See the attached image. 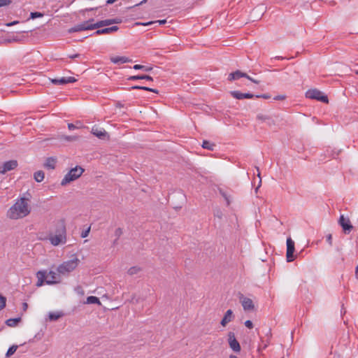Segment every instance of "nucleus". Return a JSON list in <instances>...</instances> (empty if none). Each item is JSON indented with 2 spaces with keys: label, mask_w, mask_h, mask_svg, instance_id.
Masks as SVG:
<instances>
[{
  "label": "nucleus",
  "mask_w": 358,
  "mask_h": 358,
  "mask_svg": "<svg viewBox=\"0 0 358 358\" xmlns=\"http://www.w3.org/2000/svg\"><path fill=\"white\" fill-rule=\"evenodd\" d=\"M61 275L53 271H50L48 273L46 271L45 282L48 285L57 284L61 282Z\"/></svg>",
  "instance_id": "obj_7"
},
{
  "label": "nucleus",
  "mask_w": 358,
  "mask_h": 358,
  "mask_svg": "<svg viewBox=\"0 0 358 358\" xmlns=\"http://www.w3.org/2000/svg\"><path fill=\"white\" fill-rule=\"evenodd\" d=\"M23 308H24V310H26L27 308V303H23Z\"/></svg>",
  "instance_id": "obj_56"
},
{
  "label": "nucleus",
  "mask_w": 358,
  "mask_h": 358,
  "mask_svg": "<svg viewBox=\"0 0 358 358\" xmlns=\"http://www.w3.org/2000/svg\"><path fill=\"white\" fill-rule=\"evenodd\" d=\"M129 80H146L149 81H152L153 78L148 75H141V76H132L128 78Z\"/></svg>",
  "instance_id": "obj_23"
},
{
  "label": "nucleus",
  "mask_w": 358,
  "mask_h": 358,
  "mask_svg": "<svg viewBox=\"0 0 358 358\" xmlns=\"http://www.w3.org/2000/svg\"><path fill=\"white\" fill-rule=\"evenodd\" d=\"M256 97H262L264 99H268L270 98V96L268 94H263V95H256Z\"/></svg>",
  "instance_id": "obj_47"
},
{
  "label": "nucleus",
  "mask_w": 358,
  "mask_h": 358,
  "mask_svg": "<svg viewBox=\"0 0 358 358\" xmlns=\"http://www.w3.org/2000/svg\"><path fill=\"white\" fill-rule=\"evenodd\" d=\"M50 81L54 85H66L67 83H75L76 79L73 77H62L60 78L51 79Z\"/></svg>",
  "instance_id": "obj_12"
},
{
  "label": "nucleus",
  "mask_w": 358,
  "mask_h": 358,
  "mask_svg": "<svg viewBox=\"0 0 358 358\" xmlns=\"http://www.w3.org/2000/svg\"><path fill=\"white\" fill-rule=\"evenodd\" d=\"M166 22V20H160L148 22L146 23H136V24H142L144 26H148V25L152 24L154 23H158L159 24L162 25V24H164Z\"/></svg>",
  "instance_id": "obj_32"
},
{
  "label": "nucleus",
  "mask_w": 358,
  "mask_h": 358,
  "mask_svg": "<svg viewBox=\"0 0 358 358\" xmlns=\"http://www.w3.org/2000/svg\"><path fill=\"white\" fill-rule=\"evenodd\" d=\"M228 343L230 348L235 352H238L241 350V346L236 340L235 335L233 332L228 334Z\"/></svg>",
  "instance_id": "obj_10"
},
{
  "label": "nucleus",
  "mask_w": 358,
  "mask_h": 358,
  "mask_svg": "<svg viewBox=\"0 0 358 358\" xmlns=\"http://www.w3.org/2000/svg\"><path fill=\"white\" fill-rule=\"evenodd\" d=\"M233 318H234V315H233L232 310H228L225 313L222 320H221L220 324L223 327H225L229 322L232 321Z\"/></svg>",
  "instance_id": "obj_17"
},
{
  "label": "nucleus",
  "mask_w": 358,
  "mask_h": 358,
  "mask_svg": "<svg viewBox=\"0 0 358 358\" xmlns=\"http://www.w3.org/2000/svg\"><path fill=\"white\" fill-rule=\"evenodd\" d=\"M91 132L97 138L100 139H105L108 134L107 132L103 129H99L96 127H93L92 128Z\"/></svg>",
  "instance_id": "obj_14"
},
{
  "label": "nucleus",
  "mask_w": 358,
  "mask_h": 358,
  "mask_svg": "<svg viewBox=\"0 0 358 358\" xmlns=\"http://www.w3.org/2000/svg\"><path fill=\"white\" fill-rule=\"evenodd\" d=\"M257 177L254 178L253 180L252 181V186L257 185L255 187L256 193L257 192L258 189L260 187V186L262 185V178H261L260 172H259L258 168H257Z\"/></svg>",
  "instance_id": "obj_20"
},
{
  "label": "nucleus",
  "mask_w": 358,
  "mask_h": 358,
  "mask_svg": "<svg viewBox=\"0 0 358 358\" xmlns=\"http://www.w3.org/2000/svg\"><path fill=\"white\" fill-rule=\"evenodd\" d=\"M306 96L311 99H316L323 103H328V97L322 92L316 89L308 90L306 92Z\"/></svg>",
  "instance_id": "obj_6"
},
{
  "label": "nucleus",
  "mask_w": 358,
  "mask_h": 358,
  "mask_svg": "<svg viewBox=\"0 0 358 358\" xmlns=\"http://www.w3.org/2000/svg\"><path fill=\"white\" fill-rule=\"evenodd\" d=\"M131 89L143 90H145V91L152 92H155V93H158V91L157 90L152 89V88H150V87H144V86L135 85V86H133L131 87Z\"/></svg>",
  "instance_id": "obj_31"
},
{
  "label": "nucleus",
  "mask_w": 358,
  "mask_h": 358,
  "mask_svg": "<svg viewBox=\"0 0 358 358\" xmlns=\"http://www.w3.org/2000/svg\"><path fill=\"white\" fill-rule=\"evenodd\" d=\"M80 123V122H77V126H78L79 127H80V126H79Z\"/></svg>",
  "instance_id": "obj_60"
},
{
  "label": "nucleus",
  "mask_w": 358,
  "mask_h": 358,
  "mask_svg": "<svg viewBox=\"0 0 358 358\" xmlns=\"http://www.w3.org/2000/svg\"><path fill=\"white\" fill-rule=\"evenodd\" d=\"M146 1L147 0H143L140 3L136 4V6L141 5V4L144 3L145 2H146Z\"/></svg>",
  "instance_id": "obj_57"
},
{
  "label": "nucleus",
  "mask_w": 358,
  "mask_h": 358,
  "mask_svg": "<svg viewBox=\"0 0 358 358\" xmlns=\"http://www.w3.org/2000/svg\"><path fill=\"white\" fill-rule=\"evenodd\" d=\"M231 96L237 99H246V93H241L238 91H232L230 92Z\"/></svg>",
  "instance_id": "obj_28"
},
{
  "label": "nucleus",
  "mask_w": 358,
  "mask_h": 358,
  "mask_svg": "<svg viewBox=\"0 0 358 358\" xmlns=\"http://www.w3.org/2000/svg\"><path fill=\"white\" fill-rule=\"evenodd\" d=\"M6 301V298L0 294V310L5 307Z\"/></svg>",
  "instance_id": "obj_40"
},
{
  "label": "nucleus",
  "mask_w": 358,
  "mask_h": 358,
  "mask_svg": "<svg viewBox=\"0 0 358 358\" xmlns=\"http://www.w3.org/2000/svg\"><path fill=\"white\" fill-rule=\"evenodd\" d=\"M79 137L78 136H66L62 135L59 137V139L62 141H78Z\"/></svg>",
  "instance_id": "obj_26"
},
{
  "label": "nucleus",
  "mask_w": 358,
  "mask_h": 358,
  "mask_svg": "<svg viewBox=\"0 0 358 358\" xmlns=\"http://www.w3.org/2000/svg\"><path fill=\"white\" fill-rule=\"evenodd\" d=\"M79 57H80L79 54L69 55V58H71V59H75V58H78Z\"/></svg>",
  "instance_id": "obj_49"
},
{
  "label": "nucleus",
  "mask_w": 358,
  "mask_h": 358,
  "mask_svg": "<svg viewBox=\"0 0 358 358\" xmlns=\"http://www.w3.org/2000/svg\"><path fill=\"white\" fill-rule=\"evenodd\" d=\"M222 215H223V213H222V210L220 208H216L214 210V216L215 217H217L218 219L220 220V219H222Z\"/></svg>",
  "instance_id": "obj_38"
},
{
  "label": "nucleus",
  "mask_w": 358,
  "mask_h": 358,
  "mask_svg": "<svg viewBox=\"0 0 358 358\" xmlns=\"http://www.w3.org/2000/svg\"><path fill=\"white\" fill-rule=\"evenodd\" d=\"M121 233H122V230H121V229H120V228H119V229H117L116 230V231H115V234H116L117 235H120Z\"/></svg>",
  "instance_id": "obj_53"
},
{
  "label": "nucleus",
  "mask_w": 358,
  "mask_h": 358,
  "mask_svg": "<svg viewBox=\"0 0 358 358\" xmlns=\"http://www.w3.org/2000/svg\"><path fill=\"white\" fill-rule=\"evenodd\" d=\"M17 164L16 160H10L4 162L0 166V173L5 174L6 172L15 169L17 166Z\"/></svg>",
  "instance_id": "obj_11"
},
{
  "label": "nucleus",
  "mask_w": 358,
  "mask_h": 358,
  "mask_svg": "<svg viewBox=\"0 0 358 358\" xmlns=\"http://www.w3.org/2000/svg\"><path fill=\"white\" fill-rule=\"evenodd\" d=\"M84 172V169L80 166H76L71 169L64 177L61 182L62 186L78 179Z\"/></svg>",
  "instance_id": "obj_3"
},
{
  "label": "nucleus",
  "mask_w": 358,
  "mask_h": 358,
  "mask_svg": "<svg viewBox=\"0 0 358 358\" xmlns=\"http://www.w3.org/2000/svg\"><path fill=\"white\" fill-rule=\"evenodd\" d=\"M64 315L62 312H50L48 314V318L50 321H56Z\"/></svg>",
  "instance_id": "obj_24"
},
{
  "label": "nucleus",
  "mask_w": 358,
  "mask_h": 358,
  "mask_svg": "<svg viewBox=\"0 0 358 358\" xmlns=\"http://www.w3.org/2000/svg\"><path fill=\"white\" fill-rule=\"evenodd\" d=\"M258 118L261 119L263 121H264L265 122H266V124H268L269 126H271V124H273V120L269 117L264 116V115H259Z\"/></svg>",
  "instance_id": "obj_36"
},
{
  "label": "nucleus",
  "mask_w": 358,
  "mask_h": 358,
  "mask_svg": "<svg viewBox=\"0 0 358 358\" xmlns=\"http://www.w3.org/2000/svg\"><path fill=\"white\" fill-rule=\"evenodd\" d=\"M229 358H237V357L236 355H231L229 356Z\"/></svg>",
  "instance_id": "obj_58"
},
{
  "label": "nucleus",
  "mask_w": 358,
  "mask_h": 358,
  "mask_svg": "<svg viewBox=\"0 0 358 358\" xmlns=\"http://www.w3.org/2000/svg\"><path fill=\"white\" fill-rule=\"evenodd\" d=\"M56 159L53 157H48L44 164V166L49 169H54L56 165Z\"/></svg>",
  "instance_id": "obj_22"
},
{
  "label": "nucleus",
  "mask_w": 358,
  "mask_h": 358,
  "mask_svg": "<svg viewBox=\"0 0 358 358\" xmlns=\"http://www.w3.org/2000/svg\"><path fill=\"white\" fill-rule=\"evenodd\" d=\"M247 78H248V80H250L252 83H258V82L255 80H254L253 78H250L248 75L247 76Z\"/></svg>",
  "instance_id": "obj_51"
},
{
  "label": "nucleus",
  "mask_w": 358,
  "mask_h": 358,
  "mask_svg": "<svg viewBox=\"0 0 358 358\" xmlns=\"http://www.w3.org/2000/svg\"><path fill=\"white\" fill-rule=\"evenodd\" d=\"M253 96H254V95L252 94H250V93L248 92V99L252 98Z\"/></svg>",
  "instance_id": "obj_54"
},
{
  "label": "nucleus",
  "mask_w": 358,
  "mask_h": 358,
  "mask_svg": "<svg viewBox=\"0 0 358 358\" xmlns=\"http://www.w3.org/2000/svg\"><path fill=\"white\" fill-rule=\"evenodd\" d=\"M43 16V14L39 12H33L31 13L30 17L31 19H35L36 17H41Z\"/></svg>",
  "instance_id": "obj_39"
},
{
  "label": "nucleus",
  "mask_w": 358,
  "mask_h": 358,
  "mask_svg": "<svg viewBox=\"0 0 358 358\" xmlns=\"http://www.w3.org/2000/svg\"><path fill=\"white\" fill-rule=\"evenodd\" d=\"M294 242L291 238L287 239V253L286 257L287 262H292L294 260L295 257L294 256Z\"/></svg>",
  "instance_id": "obj_8"
},
{
  "label": "nucleus",
  "mask_w": 358,
  "mask_h": 358,
  "mask_svg": "<svg viewBox=\"0 0 358 358\" xmlns=\"http://www.w3.org/2000/svg\"><path fill=\"white\" fill-rule=\"evenodd\" d=\"M85 303H87V304H98L99 306L101 305V303L98 297L94 296H88L87 298L86 301L85 302Z\"/></svg>",
  "instance_id": "obj_25"
},
{
  "label": "nucleus",
  "mask_w": 358,
  "mask_h": 358,
  "mask_svg": "<svg viewBox=\"0 0 358 358\" xmlns=\"http://www.w3.org/2000/svg\"><path fill=\"white\" fill-rule=\"evenodd\" d=\"M80 262V259L76 255H73L72 259L59 264L57 268V271L62 276H68L78 266Z\"/></svg>",
  "instance_id": "obj_2"
},
{
  "label": "nucleus",
  "mask_w": 358,
  "mask_h": 358,
  "mask_svg": "<svg viewBox=\"0 0 358 358\" xmlns=\"http://www.w3.org/2000/svg\"><path fill=\"white\" fill-rule=\"evenodd\" d=\"M355 73H356L357 75H358V70H357V71H355Z\"/></svg>",
  "instance_id": "obj_61"
},
{
  "label": "nucleus",
  "mask_w": 358,
  "mask_h": 358,
  "mask_svg": "<svg viewBox=\"0 0 358 358\" xmlns=\"http://www.w3.org/2000/svg\"><path fill=\"white\" fill-rule=\"evenodd\" d=\"M94 21V19H90L87 21L83 22L82 23L78 24L75 25L74 27L69 29V32L73 33V32H78L82 31H86V30H93L95 29H97V27H96V23H92Z\"/></svg>",
  "instance_id": "obj_5"
},
{
  "label": "nucleus",
  "mask_w": 358,
  "mask_h": 358,
  "mask_svg": "<svg viewBox=\"0 0 358 358\" xmlns=\"http://www.w3.org/2000/svg\"><path fill=\"white\" fill-rule=\"evenodd\" d=\"M245 76H246L245 73H242L240 71H236L235 72H232L229 74L228 80L231 81V80H238L240 78L245 77Z\"/></svg>",
  "instance_id": "obj_21"
},
{
  "label": "nucleus",
  "mask_w": 358,
  "mask_h": 358,
  "mask_svg": "<svg viewBox=\"0 0 358 358\" xmlns=\"http://www.w3.org/2000/svg\"><path fill=\"white\" fill-rule=\"evenodd\" d=\"M220 193L223 196L224 200L226 201L227 205L229 206L230 203H231L230 196L226 192H224L222 189L220 190Z\"/></svg>",
  "instance_id": "obj_34"
},
{
  "label": "nucleus",
  "mask_w": 358,
  "mask_h": 358,
  "mask_svg": "<svg viewBox=\"0 0 358 358\" xmlns=\"http://www.w3.org/2000/svg\"><path fill=\"white\" fill-rule=\"evenodd\" d=\"M254 309H255V306L253 304L252 301L250 299H248V311H249L250 310H254Z\"/></svg>",
  "instance_id": "obj_41"
},
{
  "label": "nucleus",
  "mask_w": 358,
  "mask_h": 358,
  "mask_svg": "<svg viewBox=\"0 0 358 358\" xmlns=\"http://www.w3.org/2000/svg\"><path fill=\"white\" fill-rule=\"evenodd\" d=\"M122 21L119 18H114V19H107L104 20H101L97 22H96V27L98 28L108 26L113 24H118L120 23Z\"/></svg>",
  "instance_id": "obj_13"
},
{
  "label": "nucleus",
  "mask_w": 358,
  "mask_h": 358,
  "mask_svg": "<svg viewBox=\"0 0 358 358\" xmlns=\"http://www.w3.org/2000/svg\"><path fill=\"white\" fill-rule=\"evenodd\" d=\"M30 212L29 199L21 197L8 210L6 216L11 220H18L27 216Z\"/></svg>",
  "instance_id": "obj_1"
},
{
  "label": "nucleus",
  "mask_w": 358,
  "mask_h": 358,
  "mask_svg": "<svg viewBox=\"0 0 358 358\" xmlns=\"http://www.w3.org/2000/svg\"><path fill=\"white\" fill-rule=\"evenodd\" d=\"M36 277L38 278V281L36 282L37 287H41L43 285L44 282H45L46 277V271H39L36 273Z\"/></svg>",
  "instance_id": "obj_18"
},
{
  "label": "nucleus",
  "mask_w": 358,
  "mask_h": 358,
  "mask_svg": "<svg viewBox=\"0 0 358 358\" xmlns=\"http://www.w3.org/2000/svg\"><path fill=\"white\" fill-rule=\"evenodd\" d=\"M252 322L250 320H248V329H252Z\"/></svg>",
  "instance_id": "obj_48"
},
{
  "label": "nucleus",
  "mask_w": 358,
  "mask_h": 358,
  "mask_svg": "<svg viewBox=\"0 0 358 358\" xmlns=\"http://www.w3.org/2000/svg\"><path fill=\"white\" fill-rule=\"evenodd\" d=\"M49 240L51 244L55 246L65 243L66 241L65 227H61L59 229L57 230L55 234H50L49 236Z\"/></svg>",
  "instance_id": "obj_4"
},
{
  "label": "nucleus",
  "mask_w": 358,
  "mask_h": 358,
  "mask_svg": "<svg viewBox=\"0 0 358 358\" xmlns=\"http://www.w3.org/2000/svg\"><path fill=\"white\" fill-rule=\"evenodd\" d=\"M90 227L87 228L86 230L82 231L81 233V237L82 238H85L88 236L89 233H90Z\"/></svg>",
  "instance_id": "obj_43"
},
{
  "label": "nucleus",
  "mask_w": 358,
  "mask_h": 358,
  "mask_svg": "<svg viewBox=\"0 0 358 358\" xmlns=\"http://www.w3.org/2000/svg\"><path fill=\"white\" fill-rule=\"evenodd\" d=\"M241 303H242L243 309L245 310H246V301L245 299L242 300Z\"/></svg>",
  "instance_id": "obj_50"
},
{
  "label": "nucleus",
  "mask_w": 358,
  "mask_h": 358,
  "mask_svg": "<svg viewBox=\"0 0 358 358\" xmlns=\"http://www.w3.org/2000/svg\"><path fill=\"white\" fill-rule=\"evenodd\" d=\"M68 128L69 130H73V129H77V128H79L78 126H76L72 123H69L68 124Z\"/></svg>",
  "instance_id": "obj_45"
},
{
  "label": "nucleus",
  "mask_w": 358,
  "mask_h": 358,
  "mask_svg": "<svg viewBox=\"0 0 358 358\" xmlns=\"http://www.w3.org/2000/svg\"><path fill=\"white\" fill-rule=\"evenodd\" d=\"M140 271H141V268L140 267H138V266H133V267H131L128 270L127 273L129 275H134L135 274H137Z\"/></svg>",
  "instance_id": "obj_35"
},
{
  "label": "nucleus",
  "mask_w": 358,
  "mask_h": 358,
  "mask_svg": "<svg viewBox=\"0 0 358 358\" xmlns=\"http://www.w3.org/2000/svg\"><path fill=\"white\" fill-rule=\"evenodd\" d=\"M262 15V10H259L258 8H255L251 10L250 18L248 20L250 22H255L260 19Z\"/></svg>",
  "instance_id": "obj_16"
},
{
  "label": "nucleus",
  "mask_w": 358,
  "mask_h": 358,
  "mask_svg": "<svg viewBox=\"0 0 358 358\" xmlns=\"http://www.w3.org/2000/svg\"><path fill=\"white\" fill-rule=\"evenodd\" d=\"M17 349V345H12L11 347H10L6 352V357H8L13 355L16 352Z\"/></svg>",
  "instance_id": "obj_37"
},
{
  "label": "nucleus",
  "mask_w": 358,
  "mask_h": 358,
  "mask_svg": "<svg viewBox=\"0 0 358 358\" xmlns=\"http://www.w3.org/2000/svg\"><path fill=\"white\" fill-rule=\"evenodd\" d=\"M285 96L284 95H279L276 96L273 98L274 100H283L285 99Z\"/></svg>",
  "instance_id": "obj_46"
},
{
  "label": "nucleus",
  "mask_w": 358,
  "mask_h": 358,
  "mask_svg": "<svg viewBox=\"0 0 358 358\" xmlns=\"http://www.w3.org/2000/svg\"><path fill=\"white\" fill-rule=\"evenodd\" d=\"M17 23V22L15 21V22H13L10 23V24H8V26H11V25L15 24Z\"/></svg>",
  "instance_id": "obj_55"
},
{
  "label": "nucleus",
  "mask_w": 358,
  "mask_h": 358,
  "mask_svg": "<svg viewBox=\"0 0 358 358\" xmlns=\"http://www.w3.org/2000/svg\"><path fill=\"white\" fill-rule=\"evenodd\" d=\"M215 145L208 141H203L202 143V148L209 150H213Z\"/></svg>",
  "instance_id": "obj_29"
},
{
  "label": "nucleus",
  "mask_w": 358,
  "mask_h": 358,
  "mask_svg": "<svg viewBox=\"0 0 358 358\" xmlns=\"http://www.w3.org/2000/svg\"><path fill=\"white\" fill-rule=\"evenodd\" d=\"M355 277L358 279V265L355 268Z\"/></svg>",
  "instance_id": "obj_52"
},
{
  "label": "nucleus",
  "mask_w": 358,
  "mask_h": 358,
  "mask_svg": "<svg viewBox=\"0 0 358 358\" xmlns=\"http://www.w3.org/2000/svg\"><path fill=\"white\" fill-rule=\"evenodd\" d=\"M11 0H0V7L6 6L11 3Z\"/></svg>",
  "instance_id": "obj_42"
},
{
  "label": "nucleus",
  "mask_w": 358,
  "mask_h": 358,
  "mask_svg": "<svg viewBox=\"0 0 358 358\" xmlns=\"http://www.w3.org/2000/svg\"><path fill=\"white\" fill-rule=\"evenodd\" d=\"M110 61L113 64H124V63L131 62V59H129L127 57L117 56V57H110Z\"/></svg>",
  "instance_id": "obj_19"
},
{
  "label": "nucleus",
  "mask_w": 358,
  "mask_h": 358,
  "mask_svg": "<svg viewBox=\"0 0 358 358\" xmlns=\"http://www.w3.org/2000/svg\"><path fill=\"white\" fill-rule=\"evenodd\" d=\"M281 358H284V357H281Z\"/></svg>",
  "instance_id": "obj_62"
},
{
  "label": "nucleus",
  "mask_w": 358,
  "mask_h": 358,
  "mask_svg": "<svg viewBox=\"0 0 358 358\" xmlns=\"http://www.w3.org/2000/svg\"><path fill=\"white\" fill-rule=\"evenodd\" d=\"M119 29L117 26H113L110 27L103 28L101 29H97L94 34L95 35H101V34H110L111 33L115 32Z\"/></svg>",
  "instance_id": "obj_15"
},
{
  "label": "nucleus",
  "mask_w": 358,
  "mask_h": 358,
  "mask_svg": "<svg viewBox=\"0 0 358 358\" xmlns=\"http://www.w3.org/2000/svg\"><path fill=\"white\" fill-rule=\"evenodd\" d=\"M20 318H13V319H8L6 320V324L8 326V327H15L17 325V324L20 322Z\"/></svg>",
  "instance_id": "obj_30"
},
{
  "label": "nucleus",
  "mask_w": 358,
  "mask_h": 358,
  "mask_svg": "<svg viewBox=\"0 0 358 358\" xmlns=\"http://www.w3.org/2000/svg\"><path fill=\"white\" fill-rule=\"evenodd\" d=\"M133 69L135 70H143L145 71H150L152 69V67L143 66V65H140V64H135L133 66Z\"/></svg>",
  "instance_id": "obj_33"
},
{
  "label": "nucleus",
  "mask_w": 358,
  "mask_h": 358,
  "mask_svg": "<svg viewBox=\"0 0 358 358\" xmlns=\"http://www.w3.org/2000/svg\"><path fill=\"white\" fill-rule=\"evenodd\" d=\"M326 238H327V241L328 242V243H329L330 245H332V236H331V234H328V235L326 236Z\"/></svg>",
  "instance_id": "obj_44"
},
{
  "label": "nucleus",
  "mask_w": 358,
  "mask_h": 358,
  "mask_svg": "<svg viewBox=\"0 0 358 358\" xmlns=\"http://www.w3.org/2000/svg\"><path fill=\"white\" fill-rule=\"evenodd\" d=\"M338 223L345 234H349L353 228L349 218L345 217L343 215L340 216Z\"/></svg>",
  "instance_id": "obj_9"
},
{
  "label": "nucleus",
  "mask_w": 358,
  "mask_h": 358,
  "mask_svg": "<svg viewBox=\"0 0 358 358\" xmlns=\"http://www.w3.org/2000/svg\"><path fill=\"white\" fill-rule=\"evenodd\" d=\"M44 177H45V174H44V172L42 171H38L35 172L34 174V178L38 182L43 181L44 179Z\"/></svg>",
  "instance_id": "obj_27"
},
{
  "label": "nucleus",
  "mask_w": 358,
  "mask_h": 358,
  "mask_svg": "<svg viewBox=\"0 0 358 358\" xmlns=\"http://www.w3.org/2000/svg\"><path fill=\"white\" fill-rule=\"evenodd\" d=\"M80 123V122H77V126H78L79 127H80V126H79Z\"/></svg>",
  "instance_id": "obj_59"
}]
</instances>
